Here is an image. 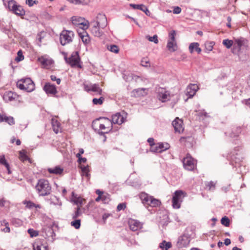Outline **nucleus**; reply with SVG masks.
I'll list each match as a JSON object with an SVG mask.
<instances>
[{
	"instance_id": "1",
	"label": "nucleus",
	"mask_w": 250,
	"mask_h": 250,
	"mask_svg": "<svg viewBox=\"0 0 250 250\" xmlns=\"http://www.w3.org/2000/svg\"><path fill=\"white\" fill-rule=\"evenodd\" d=\"M92 126L99 135L104 136V142L106 139L105 134L109 132L113 128L111 120L106 117H100L93 121Z\"/></svg>"
},
{
	"instance_id": "2",
	"label": "nucleus",
	"mask_w": 250,
	"mask_h": 250,
	"mask_svg": "<svg viewBox=\"0 0 250 250\" xmlns=\"http://www.w3.org/2000/svg\"><path fill=\"white\" fill-rule=\"evenodd\" d=\"M36 190L40 196L49 195L51 191V187L48 180L44 179H39L35 187Z\"/></svg>"
},
{
	"instance_id": "3",
	"label": "nucleus",
	"mask_w": 250,
	"mask_h": 250,
	"mask_svg": "<svg viewBox=\"0 0 250 250\" xmlns=\"http://www.w3.org/2000/svg\"><path fill=\"white\" fill-rule=\"evenodd\" d=\"M17 85L20 89L24 90L28 92H32L35 89V84L29 78L19 80L17 82Z\"/></svg>"
},
{
	"instance_id": "4",
	"label": "nucleus",
	"mask_w": 250,
	"mask_h": 250,
	"mask_svg": "<svg viewBox=\"0 0 250 250\" xmlns=\"http://www.w3.org/2000/svg\"><path fill=\"white\" fill-rule=\"evenodd\" d=\"M74 37V33L71 30H63L60 35L61 44L64 46L71 42Z\"/></svg>"
},
{
	"instance_id": "5",
	"label": "nucleus",
	"mask_w": 250,
	"mask_h": 250,
	"mask_svg": "<svg viewBox=\"0 0 250 250\" xmlns=\"http://www.w3.org/2000/svg\"><path fill=\"white\" fill-rule=\"evenodd\" d=\"M186 196L185 192L181 190H176L172 197V207L174 208H179L181 207V203L184 197Z\"/></svg>"
},
{
	"instance_id": "6",
	"label": "nucleus",
	"mask_w": 250,
	"mask_h": 250,
	"mask_svg": "<svg viewBox=\"0 0 250 250\" xmlns=\"http://www.w3.org/2000/svg\"><path fill=\"white\" fill-rule=\"evenodd\" d=\"M176 32L172 30L169 33V39L167 45V49L171 52L175 51L177 49V45L175 41Z\"/></svg>"
},
{
	"instance_id": "7",
	"label": "nucleus",
	"mask_w": 250,
	"mask_h": 250,
	"mask_svg": "<svg viewBox=\"0 0 250 250\" xmlns=\"http://www.w3.org/2000/svg\"><path fill=\"white\" fill-rule=\"evenodd\" d=\"M9 9L13 11L16 15L18 16H23L25 14V11L21 5H17L14 0H10L8 2Z\"/></svg>"
},
{
	"instance_id": "8",
	"label": "nucleus",
	"mask_w": 250,
	"mask_h": 250,
	"mask_svg": "<svg viewBox=\"0 0 250 250\" xmlns=\"http://www.w3.org/2000/svg\"><path fill=\"white\" fill-rule=\"evenodd\" d=\"M190 241V235L184 233L182 235L179 236L176 243V247L178 248L187 247Z\"/></svg>"
},
{
	"instance_id": "9",
	"label": "nucleus",
	"mask_w": 250,
	"mask_h": 250,
	"mask_svg": "<svg viewBox=\"0 0 250 250\" xmlns=\"http://www.w3.org/2000/svg\"><path fill=\"white\" fill-rule=\"evenodd\" d=\"M66 62L69 63L72 67H78L81 68L80 64V59L78 52H74L69 58L65 57Z\"/></svg>"
},
{
	"instance_id": "10",
	"label": "nucleus",
	"mask_w": 250,
	"mask_h": 250,
	"mask_svg": "<svg viewBox=\"0 0 250 250\" xmlns=\"http://www.w3.org/2000/svg\"><path fill=\"white\" fill-rule=\"evenodd\" d=\"M84 90L87 92H93V95H101L102 94V89L98 84H83Z\"/></svg>"
},
{
	"instance_id": "11",
	"label": "nucleus",
	"mask_w": 250,
	"mask_h": 250,
	"mask_svg": "<svg viewBox=\"0 0 250 250\" xmlns=\"http://www.w3.org/2000/svg\"><path fill=\"white\" fill-rule=\"evenodd\" d=\"M90 22L97 23L102 29L104 28L107 24V21L105 16L103 14H98L96 18Z\"/></svg>"
},
{
	"instance_id": "12",
	"label": "nucleus",
	"mask_w": 250,
	"mask_h": 250,
	"mask_svg": "<svg viewBox=\"0 0 250 250\" xmlns=\"http://www.w3.org/2000/svg\"><path fill=\"white\" fill-rule=\"evenodd\" d=\"M183 164L185 169L188 170H193L195 167V163L193 159L188 154L183 160Z\"/></svg>"
},
{
	"instance_id": "13",
	"label": "nucleus",
	"mask_w": 250,
	"mask_h": 250,
	"mask_svg": "<svg viewBox=\"0 0 250 250\" xmlns=\"http://www.w3.org/2000/svg\"><path fill=\"white\" fill-rule=\"evenodd\" d=\"M88 26L90 27L91 33L95 37H100L103 34V32L100 29L101 28L97 23L88 22Z\"/></svg>"
},
{
	"instance_id": "14",
	"label": "nucleus",
	"mask_w": 250,
	"mask_h": 250,
	"mask_svg": "<svg viewBox=\"0 0 250 250\" xmlns=\"http://www.w3.org/2000/svg\"><path fill=\"white\" fill-rule=\"evenodd\" d=\"M130 229L135 231L142 228L143 224L137 220L130 219L128 221Z\"/></svg>"
},
{
	"instance_id": "15",
	"label": "nucleus",
	"mask_w": 250,
	"mask_h": 250,
	"mask_svg": "<svg viewBox=\"0 0 250 250\" xmlns=\"http://www.w3.org/2000/svg\"><path fill=\"white\" fill-rule=\"evenodd\" d=\"M172 125L174 128L175 131L181 133L184 131L183 126V121L177 117L173 122Z\"/></svg>"
},
{
	"instance_id": "16",
	"label": "nucleus",
	"mask_w": 250,
	"mask_h": 250,
	"mask_svg": "<svg viewBox=\"0 0 250 250\" xmlns=\"http://www.w3.org/2000/svg\"><path fill=\"white\" fill-rule=\"evenodd\" d=\"M72 22L75 25H82L83 28L84 29H87L88 27V22L87 21L84 22L83 20L81 17H77L73 16L71 18Z\"/></svg>"
},
{
	"instance_id": "17",
	"label": "nucleus",
	"mask_w": 250,
	"mask_h": 250,
	"mask_svg": "<svg viewBox=\"0 0 250 250\" xmlns=\"http://www.w3.org/2000/svg\"><path fill=\"white\" fill-rule=\"evenodd\" d=\"M199 89V87L195 84H190L188 85L186 89V95L189 98L192 97Z\"/></svg>"
},
{
	"instance_id": "18",
	"label": "nucleus",
	"mask_w": 250,
	"mask_h": 250,
	"mask_svg": "<svg viewBox=\"0 0 250 250\" xmlns=\"http://www.w3.org/2000/svg\"><path fill=\"white\" fill-rule=\"evenodd\" d=\"M159 99L162 102H165L168 101L170 98V95L169 91L166 90L164 89H161V91H159L158 94Z\"/></svg>"
},
{
	"instance_id": "19",
	"label": "nucleus",
	"mask_w": 250,
	"mask_h": 250,
	"mask_svg": "<svg viewBox=\"0 0 250 250\" xmlns=\"http://www.w3.org/2000/svg\"><path fill=\"white\" fill-rule=\"evenodd\" d=\"M241 131V127L237 126L233 127L231 130L225 132V134L230 138H234L238 137Z\"/></svg>"
},
{
	"instance_id": "20",
	"label": "nucleus",
	"mask_w": 250,
	"mask_h": 250,
	"mask_svg": "<svg viewBox=\"0 0 250 250\" xmlns=\"http://www.w3.org/2000/svg\"><path fill=\"white\" fill-rule=\"evenodd\" d=\"M124 122L125 118L122 115H121L120 113H117L112 116V120H111L112 125L113 124L121 125Z\"/></svg>"
},
{
	"instance_id": "21",
	"label": "nucleus",
	"mask_w": 250,
	"mask_h": 250,
	"mask_svg": "<svg viewBox=\"0 0 250 250\" xmlns=\"http://www.w3.org/2000/svg\"><path fill=\"white\" fill-rule=\"evenodd\" d=\"M2 122H5L10 125H12L15 124L13 117L7 116L5 114L0 113V123Z\"/></svg>"
},
{
	"instance_id": "22",
	"label": "nucleus",
	"mask_w": 250,
	"mask_h": 250,
	"mask_svg": "<svg viewBox=\"0 0 250 250\" xmlns=\"http://www.w3.org/2000/svg\"><path fill=\"white\" fill-rule=\"evenodd\" d=\"M43 90L47 94L54 95L57 93L56 86L53 84H51L50 83H46L44 85Z\"/></svg>"
},
{
	"instance_id": "23",
	"label": "nucleus",
	"mask_w": 250,
	"mask_h": 250,
	"mask_svg": "<svg viewBox=\"0 0 250 250\" xmlns=\"http://www.w3.org/2000/svg\"><path fill=\"white\" fill-rule=\"evenodd\" d=\"M123 79L126 82H130L133 80H134L136 82H137L138 80L141 79L140 77L134 75L131 73L124 74Z\"/></svg>"
},
{
	"instance_id": "24",
	"label": "nucleus",
	"mask_w": 250,
	"mask_h": 250,
	"mask_svg": "<svg viewBox=\"0 0 250 250\" xmlns=\"http://www.w3.org/2000/svg\"><path fill=\"white\" fill-rule=\"evenodd\" d=\"M38 60L44 66H50L53 62L52 60L46 58L45 57L39 58Z\"/></svg>"
},
{
	"instance_id": "25",
	"label": "nucleus",
	"mask_w": 250,
	"mask_h": 250,
	"mask_svg": "<svg viewBox=\"0 0 250 250\" xmlns=\"http://www.w3.org/2000/svg\"><path fill=\"white\" fill-rule=\"evenodd\" d=\"M33 250H48V246L44 245L40 241H36L33 244Z\"/></svg>"
},
{
	"instance_id": "26",
	"label": "nucleus",
	"mask_w": 250,
	"mask_h": 250,
	"mask_svg": "<svg viewBox=\"0 0 250 250\" xmlns=\"http://www.w3.org/2000/svg\"><path fill=\"white\" fill-rule=\"evenodd\" d=\"M151 197V196L144 192L141 193L140 195V198L142 202L145 205H148Z\"/></svg>"
},
{
	"instance_id": "27",
	"label": "nucleus",
	"mask_w": 250,
	"mask_h": 250,
	"mask_svg": "<svg viewBox=\"0 0 250 250\" xmlns=\"http://www.w3.org/2000/svg\"><path fill=\"white\" fill-rule=\"evenodd\" d=\"M47 171L51 174L59 175L63 172V169L61 168L60 166H56L53 168H48Z\"/></svg>"
},
{
	"instance_id": "28",
	"label": "nucleus",
	"mask_w": 250,
	"mask_h": 250,
	"mask_svg": "<svg viewBox=\"0 0 250 250\" xmlns=\"http://www.w3.org/2000/svg\"><path fill=\"white\" fill-rule=\"evenodd\" d=\"M17 97V94L11 91H9L4 95L3 98L6 101H12Z\"/></svg>"
},
{
	"instance_id": "29",
	"label": "nucleus",
	"mask_w": 250,
	"mask_h": 250,
	"mask_svg": "<svg viewBox=\"0 0 250 250\" xmlns=\"http://www.w3.org/2000/svg\"><path fill=\"white\" fill-rule=\"evenodd\" d=\"M194 47H195V51L198 53L201 52V49L199 47V44L198 42L191 43L189 46V50L191 53L194 51Z\"/></svg>"
},
{
	"instance_id": "30",
	"label": "nucleus",
	"mask_w": 250,
	"mask_h": 250,
	"mask_svg": "<svg viewBox=\"0 0 250 250\" xmlns=\"http://www.w3.org/2000/svg\"><path fill=\"white\" fill-rule=\"evenodd\" d=\"M0 164L3 165L6 168L7 170L8 174H11V171L10 170V166L8 163L5 160V156L4 155H2L0 156Z\"/></svg>"
},
{
	"instance_id": "31",
	"label": "nucleus",
	"mask_w": 250,
	"mask_h": 250,
	"mask_svg": "<svg viewBox=\"0 0 250 250\" xmlns=\"http://www.w3.org/2000/svg\"><path fill=\"white\" fill-rule=\"evenodd\" d=\"M145 89L144 88H138L134 89L131 92V96L132 97H139L143 96Z\"/></svg>"
},
{
	"instance_id": "32",
	"label": "nucleus",
	"mask_w": 250,
	"mask_h": 250,
	"mask_svg": "<svg viewBox=\"0 0 250 250\" xmlns=\"http://www.w3.org/2000/svg\"><path fill=\"white\" fill-rule=\"evenodd\" d=\"M80 36L84 44L86 45L90 42V37L87 33H81Z\"/></svg>"
},
{
	"instance_id": "33",
	"label": "nucleus",
	"mask_w": 250,
	"mask_h": 250,
	"mask_svg": "<svg viewBox=\"0 0 250 250\" xmlns=\"http://www.w3.org/2000/svg\"><path fill=\"white\" fill-rule=\"evenodd\" d=\"M160 204L161 202L159 200L151 196L148 205L152 207H156L160 206Z\"/></svg>"
},
{
	"instance_id": "34",
	"label": "nucleus",
	"mask_w": 250,
	"mask_h": 250,
	"mask_svg": "<svg viewBox=\"0 0 250 250\" xmlns=\"http://www.w3.org/2000/svg\"><path fill=\"white\" fill-rule=\"evenodd\" d=\"M82 170V175L85 176L87 179L90 178V174L89 173V167L87 166H81Z\"/></svg>"
},
{
	"instance_id": "35",
	"label": "nucleus",
	"mask_w": 250,
	"mask_h": 250,
	"mask_svg": "<svg viewBox=\"0 0 250 250\" xmlns=\"http://www.w3.org/2000/svg\"><path fill=\"white\" fill-rule=\"evenodd\" d=\"M159 143L153 144L151 145L150 151L155 153H161L162 152V149H160Z\"/></svg>"
},
{
	"instance_id": "36",
	"label": "nucleus",
	"mask_w": 250,
	"mask_h": 250,
	"mask_svg": "<svg viewBox=\"0 0 250 250\" xmlns=\"http://www.w3.org/2000/svg\"><path fill=\"white\" fill-rule=\"evenodd\" d=\"M82 215V212L81 211V207L78 206L76 208L74 213L72 214V218L73 220L77 219V218L80 217Z\"/></svg>"
},
{
	"instance_id": "37",
	"label": "nucleus",
	"mask_w": 250,
	"mask_h": 250,
	"mask_svg": "<svg viewBox=\"0 0 250 250\" xmlns=\"http://www.w3.org/2000/svg\"><path fill=\"white\" fill-rule=\"evenodd\" d=\"M52 125L54 131L56 133H58L60 128V123L57 120H52Z\"/></svg>"
},
{
	"instance_id": "38",
	"label": "nucleus",
	"mask_w": 250,
	"mask_h": 250,
	"mask_svg": "<svg viewBox=\"0 0 250 250\" xmlns=\"http://www.w3.org/2000/svg\"><path fill=\"white\" fill-rule=\"evenodd\" d=\"M171 247L170 242H167L166 241H163L160 244V247L163 249L165 248V250H167L168 249Z\"/></svg>"
},
{
	"instance_id": "39",
	"label": "nucleus",
	"mask_w": 250,
	"mask_h": 250,
	"mask_svg": "<svg viewBox=\"0 0 250 250\" xmlns=\"http://www.w3.org/2000/svg\"><path fill=\"white\" fill-rule=\"evenodd\" d=\"M83 201L84 199L80 197H75L73 199V202L75 204H76L78 206V207H80L81 206H82L83 204Z\"/></svg>"
},
{
	"instance_id": "40",
	"label": "nucleus",
	"mask_w": 250,
	"mask_h": 250,
	"mask_svg": "<svg viewBox=\"0 0 250 250\" xmlns=\"http://www.w3.org/2000/svg\"><path fill=\"white\" fill-rule=\"evenodd\" d=\"M1 225H4L5 227L3 229H1V230L4 232H9L10 231V228L9 227L8 223L5 220H4L2 221L1 223Z\"/></svg>"
},
{
	"instance_id": "41",
	"label": "nucleus",
	"mask_w": 250,
	"mask_h": 250,
	"mask_svg": "<svg viewBox=\"0 0 250 250\" xmlns=\"http://www.w3.org/2000/svg\"><path fill=\"white\" fill-rule=\"evenodd\" d=\"M107 48L109 51L115 53H118L119 51L118 46L114 44L108 46Z\"/></svg>"
},
{
	"instance_id": "42",
	"label": "nucleus",
	"mask_w": 250,
	"mask_h": 250,
	"mask_svg": "<svg viewBox=\"0 0 250 250\" xmlns=\"http://www.w3.org/2000/svg\"><path fill=\"white\" fill-rule=\"evenodd\" d=\"M216 183L213 181H210L207 182L206 184V188H208L209 190H214L215 188Z\"/></svg>"
},
{
	"instance_id": "43",
	"label": "nucleus",
	"mask_w": 250,
	"mask_h": 250,
	"mask_svg": "<svg viewBox=\"0 0 250 250\" xmlns=\"http://www.w3.org/2000/svg\"><path fill=\"white\" fill-rule=\"evenodd\" d=\"M71 225L74 227L75 229H78L81 226V220L75 219L71 222Z\"/></svg>"
},
{
	"instance_id": "44",
	"label": "nucleus",
	"mask_w": 250,
	"mask_h": 250,
	"mask_svg": "<svg viewBox=\"0 0 250 250\" xmlns=\"http://www.w3.org/2000/svg\"><path fill=\"white\" fill-rule=\"evenodd\" d=\"M23 204L25 205L26 208L29 209L32 208L35 206V204L31 201H23Z\"/></svg>"
},
{
	"instance_id": "45",
	"label": "nucleus",
	"mask_w": 250,
	"mask_h": 250,
	"mask_svg": "<svg viewBox=\"0 0 250 250\" xmlns=\"http://www.w3.org/2000/svg\"><path fill=\"white\" fill-rule=\"evenodd\" d=\"M104 98L103 97H101L99 99L94 98L92 100V102L94 104H99L101 105L103 103Z\"/></svg>"
},
{
	"instance_id": "46",
	"label": "nucleus",
	"mask_w": 250,
	"mask_h": 250,
	"mask_svg": "<svg viewBox=\"0 0 250 250\" xmlns=\"http://www.w3.org/2000/svg\"><path fill=\"white\" fill-rule=\"evenodd\" d=\"M233 41L229 39L224 40L223 41V44L225 45L227 48H230L232 45Z\"/></svg>"
},
{
	"instance_id": "47",
	"label": "nucleus",
	"mask_w": 250,
	"mask_h": 250,
	"mask_svg": "<svg viewBox=\"0 0 250 250\" xmlns=\"http://www.w3.org/2000/svg\"><path fill=\"white\" fill-rule=\"evenodd\" d=\"M159 145L160 146V149H162V152L166 150L170 147V145L169 144L167 143H159Z\"/></svg>"
},
{
	"instance_id": "48",
	"label": "nucleus",
	"mask_w": 250,
	"mask_h": 250,
	"mask_svg": "<svg viewBox=\"0 0 250 250\" xmlns=\"http://www.w3.org/2000/svg\"><path fill=\"white\" fill-rule=\"evenodd\" d=\"M221 224L226 227H228L230 224L229 219L226 216L223 217L221 220Z\"/></svg>"
},
{
	"instance_id": "49",
	"label": "nucleus",
	"mask_w": 250,
	"mask_h": 250,
	"mask_svg": "<svg viewBox=\"0 0 250 250\" xmlns=\"http://www.w3.org/2000/svg\"><path fill=\"white\" fill-rule=\"evenodd\" d=\"M130 6L133 8L134 9H139L141 11L144 10V8H145V5L144 4H130Z\"/></svg>"
},
{
	"instance_id": "50",
	"label": "nucleus",
	"mask_w": 250,
	"mask_h": 250,
	"mask_svg": "<svg viewBox=\"0 0 250 250\" xmlns=\"http://www.w3.org/2000/svg\"><path fill=\"white\" fill-rule=\"evenodd\" d=\"M27 232L29 234L31 237H36L39 235L38 231L34 230L33 229H28Z\"/></svg>"
},
{
	"instance_id": "51",
	"label": "nucleus",
	"mask_w": 250,
	"mask_h": 250,
	"mask_svg": "<svg viewBox=\"0 0 250 250\" xmlns=\"http://www.w3.org/2000/svg\"><path fill=\"white\" fill-rule=\"evenodd\" d=\"M214 44V43L213 42H207L205 43V48L208 51H210L213 49V46Z\"/></svg>"
},
{
	"instance_id": "52",
	"label": "nucleus",
	"mask_w": 250,
	"mask_h": 250,
	"mask_svg": "<svg viewBox=\"0 0 250 250\" xmlns=\"http://www.w3.org/2000/svg\"><path fill=\"white\" fill-rule=\"evenodd\" d=\"M43 34L42 32H41L37 35V43L38 46H41V43L42 39L44 38L43 36H42V35Z\"/></svg>"
},
{
	"instance_id": "53",
	"label": "nucleus",
	"mask_w": 250,
	"mask_h": 250,
	"mask_svg": "<svg viewBox=\"0 0 250 250\" xmlns=\"http://www.w3.org/2000/svg\"><path fill=\"white\" fill-rule=\"evenodd\" d=\"M141 64L143 66L148 67L150 66V63L147 58H143L141 61Z\"/></svg>"
},
{
	"instance_id": "54",
	"label": "nucleus",
	"mask_w": 250,
	"mask_h": 250,
	"mask_svg": "<svg viewBox=\"0 0 250 250\" xmlns=\"http://www.w3.org/2000/svg\"><path fill=\"white\" fill-rule=\"evenodd\" d=\"M19 158L21 161L23 162L29 160V158L28 157V156L25 153H23L21 151H20Z\"/></svg>"
},
{
	"instance_id": "55",
	"label": "nucleus",
	"mask_w": 250,
	"mask_h": 250,
	"mask_svg": "<svg viewBox=\"0 0 250 250\" xmlns=\"http://www.w3.org/2000/svg\"><path fill=\"white\" fill-rule=\"evenodd\" d=\"M146 38H147L149 41L154 42L155 43L158 42V37L156 35H154L153 37L147 36Z\"/></svg>"
},
{
	"instance_id": "56",
	"label": "nucleus",
	"mask_w": 250,
	"mask_h": 250,
	"mask_svg": "<svg viewBox=\"0 0 250 250\" xmlns=\"http://www.w3.org/2000/svg\"><path fill=\"white\" fill-rule=\"evenodd\" d=\"M110 200V195L107 193L103 194L102 196V201L104 203H108Z\"/></svg>"
},
{
	"instance_id": "57",
	"label": "nucleus",
	"mask_w": 250,
	"mask_h": 250,
	"mask_svg": "<svg viewBox=\"0 0 250 250\" xmlns=\"http://www.w3.org/2000/svg\"><path fill=\"white\" fill-rule=\"evenodd\" d=\"M24 59V56L22 55V51L20 50L18 52V56L16 58L15 60L17 62H20Z\"/></svg>"
},
{
	"instance_id": "58",
	"label": "nucleus",
	"mask_w": 250,
	"mask_h": 250,
	"mask_svg": "<svg viewBox=\"0 0 250 250\" xmlns=\"http://www.w3.org/2000/svg\"><path fill=\"white\" fill-rule=\"evenodd\" d=\"M9 201L6 200L4 198L0 199V207H3L6 206H8Z\"/></svg>"
},
{
	"instance_id": "59",
	"label": "nucleus",
	"mask_w": 250,
	"mask_h": 250,
	"mask_svg": "<svg viewBox=\"0 0 250 250\" xmlns=\"http://www.w3.org/2000/svg\"><path fill=\"white\" fill-rule=\"evenodd\" d=\"M25 3L29 6L31 7V6H33V5L34 4H37L38 3V1L37 0H26Z\"/></svg>"
},
{
	"instance_id": "60",
	"label": "nucleus",
	"mask_w": 250,
	"mask_h": 250,
	"mask_svg": "<svg viewBox=\"0 0 250 250\" xmlns=\"http://www.w3.org/2000/svg\"><path fill=\"white\" fill-rule=\"evenodd\" d=\"M126 207V205L125 203H121L119 204L117 207V210L119 211L121 210L124 209Z\"/></svg>"
},
{
	"instance_id": "61",
	"label": "nucleus",
	"mask_w": 250,
	"mask_h": 250,
	"mask_svg": "<svg viewBox=\"0 0 250 250\" xmlns=\"http://www.w3.org/2000/svg\"><path fill=\"white\" fill-rule=\"evenodd\" d=\"M181 12V8L179 6L174 7L173 10V13L175 14H178Z\"/></svg>"
},
{
	"instance_id": "62",
	"label": "nucleus",
	"mask_w": 250,
	"mask_h": 250,
	"mask_svg": "<svg viewBox=\"0 0 250 250\" xmlns=\"http://www.w3.org/2000/svg\"><path fill=\"white\" fill-rule=\"evenodd\" d=\"M143 9L144 10H143L142 11L144 12L147 16H149L150 15V12L148 10V8L146 6H145V8H144Z\"/></svg>"
},
{
	"instance_id": "63",
	"label": "nucleus",
	"mask_w": 250,
	"mask_h": 250,
	"mask_svg": "<svg viewBox=\"0 0 250 250\" xmlns=\"http://www.w3.org/2000/svg\"><path fill=\"white\" fill-rule=\"evenodd\" d=\"M110 214L109 213H104L103 215V219L104 222H105L106 220L110 216Z\"/></svg>"
},
{
	"instance_id": "64",
	"label": "nucleus",
	"mask_w": 250,
	"mask_h": 250,
	"mask_svg": "<svg viewBox=\"0 0 250 250\" xmlns=\"http://www.w3.org/2000/svg\"><path fill=\"white\" fill-rule=\"evenodd\" d=\"M243 103L250 107V99L244 100Z\"/></svg>"
}]
</instances>
